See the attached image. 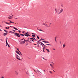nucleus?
Returning a JSON list of instances; mask_svg holds the SVG:
<instances>
[{
    "label": "nucleus",
    "instance_id": "obj_1",
    "mask_svg": "<svg viewBox=\"0 0 78 78\" xmlns=\"http://www.w3.org/2000/svg\"><path fill=\"white\" fill-rule=\"evenodd\" d=\"M16 58H17V59H18V60H20V61H22V59L20 58V56H19V55H17V54H16Z\"/></svg>",
    "mask_w": 78,
    "mask_h": 78
},
{
    "label": "nucleus",
    "instance_id": "obj_2",
    "mask_svg": "<svg viewBox=\"0 0 78 78\" xmlns=\"http://www.w3.org/2000/svg\"><path fill=\"white\" fill-rule=\"evenodd\" d=\"M55 11L56 13H57V14H60V12H59V9H55Z\"/></svg>",
    "mask_w": 78,
    "mask_h": 78
},
{
    "label": "nucleus",
    "instance_id": "obj_3",
    "mask_svg": "<svg viewBox=\"0 0 78 78\" xmlns=\"http://www.w3.org/2000/svg\"><path fill=\"white\" fill-rule=\"evenodd\" d=\"M24 34L25 35V36H27V37H28V36H30V35H29L30 34H29L28 33H26V34Z\"/></svg>",
    "mask_w": 78,
    "mask_h": 78
},
{
    "label": "nucleus",
    "instance_id": "obj_4",
    "mask_svg": "<svg viewBox=\"0 0 78 78\" xmlns=\"http://www.w3.org/2000/svg\"><path fill=\"white\" fill-rule=\"evenodd\" d=\"M25 42L22 41L20 42V44H21V45H22V44H25Z\"/></svg>",
    "mask_w": 78,
    "mask_h": 78
},
{
    "label": "nucleus",
    "instance_id": "obj_5",
    "mask_svg": "<svg viewBox=\"0 0 78 78\" xmlns=\"http://www.w3.org/2000/svg\"><path fill=\"white\" fill-rule=\"evenodd\" d=\"M63 11V9H61L60 10V14H61L62 12Z\"/></svg>",
    "mask_w": 78,
    "mask_h": 78
},
{
    "label": "nucleus",
    "instance_id": "obj_6",
    "mask_svg": "<svg viewBox=\"0 0 78 78\" xmlns=\"http://www.w3.org/2000/svg\"><path fill=\"white\" fill-rule=\"evenodd\" d=\"M12 19V18L11 17V16H9L8 17V19L9 20H10V19Z\"/></svg>",
    "mask_w": 78,
    "mask_h": 78
},
{
    "label": "nucleus",
    "instance_id": "obj_7",
    "mask_svg": "<svg viewBox=\"0 0 78 78\" xmlns=\"http://www.w3.org/2000/svg\"><path fill=\"white\" fill-rule=\"evenodd\" d=\"M6 45H8L9 47H10V46H9V44H8V43L7 42V40L6 41Z\"/></svg>",
    "mask_w": 78,
    "mask_h": 78
},
{
    "label": "nucleus",
    "instance_id": "obj_8",
    "mask_svg": "<svg viewBox=\"0 0 78 78\" xmlns=\"http://www.w3.org/2000/svg\"><path fill=\"white\" fill-rule=\"evenodd\" d=\"M8 32H6L5 33L3 34V35L4 36H6V35H7V34H8Z\"/></svg>",
    "mask_w": 78,
    "mask_h": 78
},
{
    "label": "nucleus",
    "instance_id": "obj_9",
    "mask_svg": "<svg viewBox=\"0 0 78 78\" xmlns=\"http://www.w3.org/2000/svg\"><path fill=\"white\" fill-rule=\"evenodd\" d=\"M44 48H43V52H45V51H44V50H45V47L44 46Z\"/></svg>",
    "mask_w": 78,
    "mask_h": 78
},
{
    "label": "nucleus",
    "instance_id": "obj_10",
    "mask_svg": "<svg viewBox=\"0 0 78 78\" xmlns=\"http://www.w3.org/2000/svg\"><path fill=\"white\" fill-rule=\"evenodd\" d=\"M16 53H17V54H18V55H20V54L19 52H18V51H16Z\"/></svg>",
    "mask_w": 78,
    "mask_h": 78
},
{
    "label": "nucleus",
    "instance_id": "obj_11",
    "mask_svg": "<svg viewBox=\"0 0 78 78\" xmlns=\"http://www.w3.org/2000/svg\"><path fill=\"white\" fill-rule=\"evenodd\" d=\"M14 34H15V36H18V34H17V33H15Z\"/></svg>",
    "mask_w": 78,
    "mask_h": 78
},
{
    "label": "nucleus",
    "instance_id": "obj_12",
    "mask_svg": "<svg viewBox=\"0 0 78 78\" xmlns=\"http://www.w3.org/2000/svg\"><path fill=\"white\" fill-rule=\"evenodd\" d=\"M40 43H41V45H44V46H45V45H44V44H43L41 42H40Z\"/></svg>",
    "mask_w": 78,
    "mask_h": 78
},
{
    "label": "nucleus",
    "instance_id": "obj_13",
    "mask_svg": "<svg viewBox=\"0 0 78 78\" xmlns=\"http://www.w3.org/2000/svg\"><path fill=\"white\" fill-rule=\"evenodd\" d=\"M46 50H47V51L48 52H50V50H49V49L46 48Z\"/></svg>",
    "mask_w": 78,
    "mask_h": 78
},
{
    "label": "nucleus",
    "instance_id": "obj_14",
    "mask_svg": "<svg viewBox=\"0 0 78 78\" xmlns=\"http://www.w3.org/2000/svg\"><path fill=\"white\" fill-rule=\"evenodd\" d=\"M13 28L15 30H18V29H17L16 28L14 27H13Z\"/></svg>",
    "mask_w": 78,
    "mask_h": 78
},
{
    "label": "nucleus",
    "instance_id": "obj_15",
    "mask_svg": "<svg viewBox=\"0 0 78 78\" xmlns=\"http://www.w3.org/2000/svg\"><path fill=\"white\" fill-rule=\"evenodd\" d=\"M20 55L21 56L20 57V58H21V57H22V53H21V52H20Z\"/></svg>",
    "mask_w": 78,
    "mask_h": 78
},
{
    "label": "nucleus",
    "instance_id": "obj_16",
    "mask_svg": "<svg viewBox=\"0 0 78 78\" xmlns=\"http://www.w3.org/2000/svg\"><path fill=\"white\" fill-rule=\"evenodd\" d=\"M66 47V45H65V44H64L63 45V48H64V47Z\"/></svg>",
    "mask_w": 78,
    "mask_h": 78
},
{
    "label": "nucleus",
    "instance_id": "obj_17",
    "mask_svg": "<svg viewBox=\"0 0 78 78\" xmlns=\"http://www.w3.org/2000/svg\"><path fill=\"white\" fill-rule=\"evenodd\" d=\"M38 30L39 31H41L44 32V31L42 30H41V29L39 30L38 29Z\"/></svg>",
    "mask_w": 78,
    "mask_h": 78
},
{
    "label": "nucleus",
    "instance_id": "obj_18",
    "mask_svg": "<svg viewBox=\"0 0 78 78\" xmlns=\"http://www.w3.org/2000/svg\"><path fill=\"white\" fill-rule=\"evenodd\" d=\"M42 41V42H44L45 43H47V41Z\"/></svg>",
    "mask_w": 78,
    "mask_h": 78
},
{
    "label": "nucleus",
    "instance_id": "obj_19",
    "mask_svg": "<svg viewBox=\"0 0 78 78\" xmlns=\"http://www.w3.org/2000/svg\"><path fill=\"white\" fill-rule=\"evenodd\" d=\"M30 39H31L32 40H34V39H33V38H30Z\"/></svg>",
    "mask_w": 78,
    "mask_h": 78
},
{
    "label": "nucleus",
    "instance_id": "obj_20",
    "mask_svg": "<svg viewBox=\"0 0 78 78\" xmlns=\"http://www.w3.org/2000/svg\"><path fill=\"white\" fill-rule=\"evenodd\" d=\"M55 42H57V41H56V37H55Z\"/></svg>",
    "mask_w": 78,
    "mask_h": 78
},
{
    "label": "nucleus",
    "instance_id": "obj_21",
    "mask_svg": "<svg viewBox=\"0 0 78 78\" xmlns=\"http://www.w3.org/2000/svg\"><path fill=\"white\" fill-rule=\"evenodd\" d=\"M46 45H50V46H51V44H46Z\"/></svg>",
    "mask_w": 78,
    "mask_h": 78
},
{
    "label": "nucleus",
    "instance_id": "obj_22",
    "mask_svg": "<svg viewBox=\"0 0 78 78\" xmlns=\"http://www.w3.org/2000/svg\"><path fill=\"white\" fill-rule=\"evenodd\" d=\"M4 31L5 32H8V31L6 30H4Z\"/></svg>",
    "mask_w": 78,
    "mask_h": 78
},
{
    "label": "nucleus",
    "instance_id": "obj_23",
    "mask_svg": "<svg viewBox=\"0 0 78 78\" xmlns=\"http://www.w3.org/2000/svg\"><path fill=\"white\" fill-rule=\"evenodd\" d=\"M45 26H46V27H49V26H47V24H46L45 25Z\"/></svg>",
    "mask_w": 78,
    "mask_h": 78
},
{
    "label": "nucleus",
    "instance_id": "obj_24",
    "mask_svg": "<svg viewBox=\"0 0 78 78\" xmlns=\"http://www.w3.org/2000/svg\"><path fill=\"white\" fill-rule=\"evenodd\" d=\"M32 37H35V36H36L35 35H32Z\"/></svg>",
    "mask_w": 78,
    "mask_h": 78
},
{
    "label": "nucleus",
    "instance_id": "obj_25",
    "mask_svg": "<svg viewBox=\"0 0 78 78\" xmlns=\"http://www.w3.org/2000/svg\"><path fill=\"white\" fill-rule=\"evenodd\" d=\"M20 35H21V36H24V34H20Z\"/></svg>",
    "mask_w": 78,
    "mask_h": 78
},
{
    "label": "nucleus",
    "instance_id": "obj_26",
    "mask_svg": "<svg viewBox=\"0 0 78 78\" xmlns=\"http://www.w3.org/2000/svg\"><path fill=\"white\" fill-rule=\"evenodd\" d=\"M42 58H43V59H44V60H45L46 61H47V59H45L44 58V57H43Z\"/></svg>",
    "mask_w": 78,
    "mask_h": 78
},
{
    "label": "nucleus",
    "instance_id": "obj_27",
    "mask_svg": "<svg viewBox=\"0 0 78 78\" xmlns=\"http://www.w3.org/2000/svg\"><path fill=\"white\" fill-rule=\"evenodd\" d=\"M10 23H14L13 22H12L11 21H10Z\"/></svg>",
    "mask_w": 78,
    "mask_h": 78
},
{
    "label": "nucleus",
    "instance_id": "obj_28",
    "mask_svg": "<svg viewBox=\"0 0 78 78\" xmlns=\"http://www.w3.org/2000/svg\"><path fill=\"white\" fill-rule=\"evenodd\" d=\"M37 39H39V37L37 36Z\"/></svg>",
    "mask_w": 78,
    "mask_h": 78
},
{
    "label": "nucleus",
    "instance_id": "obj_29",
    "mask_svg": "<svg viewBox=\"0 0 78 78\" xmlns=\"http://www.w3.org/2000/svg\"><path fill=\"white\" fill-rule=\"evenodd\" d=\"M62 7H63V5H62V4L61 5V8H62Z\"/></svg>",
    "mask_w": 78,
    "mask_h": 78
},
{
    "label": "nucleus",
    "instance_id": "obj_30",
    "mask_svg": "<svg viewBox=\"0 0 78 78\" xmlns=\"http://www.w3.org/2000/svg\"><path fill=\"white\" fill-rule=\"evenodd\" d=\"M23 39H24V38H23L21 39V41H23Z\"/></svg>",
    "mask_w": 78,
    "mask_h": 78
},
{
    "label": "nucleus",
    "instance_id": "obj_31",
    "mask_svg": "<svg viewBox=\"0 0 78 78\" xmlns=\"http://www.w3.org/2000/svg\"><path fill=\"white\" fill-rule=\"evenodd\" d=\"M50 65L51 66V67H53V66H52V65L51 64H50Z\"/></svg>",
    "mask_w": 78,
    "mask_h": 78
},
{
    "label": "nucleus",
    "instance_id": "obj_32",
    "mask_svg": "<svg viewBox=\"0 0 78 78\" xmlns=\"http://www.w3.org/2000/svg\"><path fill=\"white\" fill-rule=\"evenodd\" d=\"M38 42L37 43V44H40V43H39V41H37Z\"/></svg>",
    "mask_w": 78,
    "mask_h": 78
},
{
    "label": "nucleus",
    "instance_id": "obj_33",
    "mask_svg": "<svg viewBox=\"0 0 78 78\" xmlns=\"http://www.w3.org/2000/svg\"><path fill=\"white\" fill-rule=\"evenodd\" d=\"M32 34H34V35H36V34H34V33H32Z\"/></svg>",
    "mask_w": 78,
    "mask_h": 78
},
{
    "label": "nucleus",
    "instance_id": "obj_34",
    "mask_svg": "<svg viewBox=\"0 0 78 78\" xmlns=\"http://www.w3.org/2000/svg\"><path fill=\"white\" fill-rule=\"evenodd\" d=\"M19 32V33H20L21 31L20 30H18Z\"/></svg>",
    "mask_w": 78,
    "mask_h": 78
},
{
    "label": "nucleus",
    "instance_id": "obj_35",
    "mask_svg": "<svg viewBox=\"0 0 78 78\" xmlns=\"http://www.w3.org/2000/svg\"><path fill=\"white\" fill-rule=\"evenodd\" d=\"M5 23H6V24H8V23L5 22Z\"/></svg>",
    "mask_w": 78,
    "mask_h": 78
},
{
    "label": "nucleus",
    "instance_id": "obj_36",
    "mask_svg": "<svg viewBox=\"0 0 78 78\" xmlns=\"http://www.w3.org/2000/svg\"><path fill=\"white\" fill-rule=\"evenodd\" d=\"M49 72H50V73H52V72H51V71H49Z\"/></svg>",
    "mask_w": 78,
    "mask_h": 78
},
{
    "label": "nucleus",
    "instance_id": "obj_37",
    "mask_svg": "<svg viewBox=\"0 0 78 78\" xmlns=\"http://www.w3.org/2000/svg\"><path fill=\"white\" fill-rule=\"evenodd\" d=\"M18 36H20L19 34H18Z\"/></svg>",
    "mask_w": 78,
    "mask_h": 78
},
{
    "label": "nucleus",
    "instance_id": "obj_38",
    "mask_svg": "<svg viewBox=\"0 0 78 78\" xmlns=\"http://www.w3.org/2000/svg\"><path fill=\"white\" fill-rule=\"evenodd\" d=\"M46 43H48V44H49V42H48L47 41Z\"/></svg>",
    "mask_w": 78,
    "mask_h": 78
},
{
    "label": "nucleus",
    "instance_id": "obj_39",
    "mask_svg": "<svg viewBox=\"0 0 78 78\" xmlns=\"http://www.w3.org/2000/svg\"><path fill=\"white\" fill-rule=\"evenodd\" d=\"M25 39H24V41H24V42H25V41H26V40H25Z\"/></svg>",
    "mask_w": 78,
    "mask_h": 78
},
{
    "label": "nucleus",
    "instance_id": "obj_40",
    "mask_svg": "<svg viewBox=\"0 0 78 78\" xmlns=\"http://www.w3.org/2000/svg\"><path fill=\"white\" fill-rule=\"evenodd\" d=\"M8 22H9H9H11V20H8Z\"/></svg>",
    "mask_w": 78,
    "mask_h": 78
},
{
    "label": "nucleus",
    "instance_id": "obj_41",
    "mask_svg": "<svg viewBox=\"0 0 78 78\" xmlns=\"http://www.w3.org/2000/svg\"><path fill=\"white\" fill-rule=\"evenodd\" d=\"M13 31H14V32H16V31H15V30H13Z\"/></svg>",
    "mask_w": 78,
    "mask_h": 78
},
{
    "label": "nucleus",
    "instance_id": "obj_42",
    "mask_svg": "<svg viewBox=\"0 0 78 78\" xmlns=\"http://www.w3.org/2000/svg\"><path fill=\"white\" fill-rule=\"evenodd\" d=\"M5 28L6 29H8V27H5Z\"/></svg>",
    "mask_w": 78,
    "mask_h": 78
},
{
    "label": "nucleus",
    "instance_id": "obj_43",
    "mask_svg": "<svg viewBox=\"0 0 78 78\" xmlns=\"http://www.w3.org/2000/svg\"><path fill=\"white\" fill-rule=\"evenodd\" d=\"M10 28V27H8V29H9Z\"/></svg>",
    "mask_w": 78,
    "mask_h": 78
},
{
    "label": "nucleus",
    "instance_id": "obj_44",
    "mask_svg": "<svg viewBox=\"0 0 78 78\" xmlns=\"http://www.w3.org/2000/svg\"><path fill=\"white\" fill-rule=\"evenodd\" d=\"M12 16H13V15H12V17H11L12 18Z\"/></svg>",
    "mask_w": 78,
    "mask_h": 78
},
{
    "label": "nucleus",
    "instance_id": "obj_45",
    "mask_svg": "<svg viewBox=\"0 0 78 78\" xmlns=\"http://www.w3.org/2000/svg\"><path fill=\"white\" fill-rule=\"evenodd\" d=\"M0 40H1V41H3V40H2V39H1Z\"/></svg>",
    "mask_w": 78,
    "mask_h": 78
},
{
    "label": "nucleus",
    "instance_id": "obj_46",
    "mask_svg": "<svg viewBox=\"0 0 78 78\" xmlns=\"http://www.w3.org/2000/svg\"><path fill=\"white\" fill-rule=\"evenodd\" d=\"M1 78H4V77L2 76V77H1Z\"/></svg>",
    "mask_w": 78,
    "mask_h": 78
},
{
    "label": "nucleus",
    "instance_id": "obj_47",
    "mask_svg": "<svg viewBox=\"0 0 78 78\" xmlns=\"http://www.w3.org/2000/svg\"><path fill=\"white\" fill-rule=\"evenodd\" d=\"M8 25H10V23H9Z\"/></svg>",
    "mask_w": 78,
    "mask_h": 78
},
{
    "label": "nucleus",
    "instance_id": "obj_48",
    "mask_svg": "<svg viewBox=\"0 0 78 78\" xmlns=\"http://www.w3.org/2000/svg\"><path fill=\"white\" fill-rule=\"evenodd\" d=\"M41 40H44V39H41Z\"/></svg>",
    "mask_w": 78,
    "mask_h": 78
},
{
    "label": "nucleus",
    "instance_id": "obj_49",
    "mask_svg": "<svg viewBox=\"0 0 78 78\" xmlns=\"http://www.w3.org/2000/svg\"><path fill=\"white\" fill-rule=\"evenodd\" d=\"M7 40H8V38H6V41H7Z\"/></svg>",
    "mask_w": 78,
    "mask_h": 78
},
{
    "label": "nucleus",
    "instance_id": "obj_50",
    "mask_svg": "<svg viewBox=\"0 0 78 78\" xmlns=\"http://www.w3.org/2000/svg\"><path fill=\"white\" fill-rule=\"evenodd\" d=\"M38 72H40V73H41V72L39 71H38Z\"/></svg>",
    "mask_w": 78,
    "mask_h": 78
},
{
    "label": "nucleus",
    "instance_id": "obj_51",
    "mask_svg": "<svg viewBox=\"0 0 78 78\" xmlns=\"http://www.w3.org/2000/svg\"><path fill=\"white\" fill-rule=\"evenodd\" d=\"M42 24L44 25H45V23H43Z\"/></svg>",
    "mask_w": 78,
    "mask_h": 78
},
{
    "label": "nucleus",
    "instance_id": "obj_52",
    "mask_svg": "<svg viewBox=\"0 0 78 78\" xmlns=\"http://www.w3.org/2000/svg\"><path fill=\"white\" fill-rule=\"evenodd\" d=\"M31 41H32L33 42H34V41H33V40H31Z\"/></svg>",
    "mask_w": 78,
    "mask_h": 78
},
{
    "label": "nucleus",
    "instance_id": "obj_53",
    "mask_svg": "<svg viewBox=\"0 0 78 78\" xmlns=\"http://www.w3.org/2000/svg\"><path fill=\"white\" fill-rule=\"evenodd\" d=\"M53 50H55V49H53Z\"/></svg>",
    "mask_w": 78,
    "mask_h": 78
},
{
    "label": "nucleus",
    "instance_id": "obj_54",
    "mask_svg": "<svg viewBox=\"0 0 78 78\" xmlns=\"http://www.w3.org/2000/svg\"><path fill=\"white\" fill-rule=\"evenodd\" d=\"M17 50H18V51H19V48H17Z\"/></svg>",
    "mask_w": 78,
    "mask_h": 78
},
{
    "label": "nucleus",
    "instance_id": "obj_55",
    "mask_svg": "<svg viewBox=\"0 0 78 78\" xmlns=\"http://www.w3.org/2000/svg\"><path fill=\"white\" fill-rule=\"evenodd\" d=\"M34 44V45H37V44Z\"/></svg>",
    "mask_w": 78,
    "mask_h": 78
},
{
    "label": "nucleus",
    "instance_id": "obj_56",
    "mask_svg": "<svg viewBox=\"0 0 78 78\" xmlns=\"http://www.w3.org/2000/svg\"><path fill=\"white\" fill-rule=\"evenodd\" d=\"M44 72H45V70H44Z\"/></svg>",
    "mask_w": 78,
    "mask_h": 78
},
{
    "label": "nucleus",
    "instance_id": "obj_57",
    "mask_svg": "<svg viewBox=\"0 0 78 78\" xmlns=\"http://www.w3.org/2000/svg\"><path fill=\"white\" fill-rule=\"evenodd\" d=\"M26 42H28V40H27Z\"/></svg>",
    "mask_w": 78,
    "mask_h": 78
},
{
    "label": "nucleus",
    "instance_id": "obj_58",
    "mask_svg": "<svg viewBox=\"0 0 78 78\" xmlns=\"http://www.w3.org/2000/svg\"><path fill=\"white\" fill-rule=\"evenodd\" d=\"M33 39H35V38L34 37H33Z\"/></svg>",
    "mask_w": 78,
    "mask_h": 78
},
{
    "label": "nucleus",
    "instance_id": "obj_59",
    "mask_svg": "<svg viewBox=\"0 0 78 78\" xmlns=\"http://www.w3.org/2000/svg\"><path fill=\"white\" fill-rule=\"evenodd\" d=\"M41 39L39 40V41H41Z\"/></svg>",
    "mask_w": 78,
    "mask_h": 78
},
{
    "label": "nucleus",
    "instance_id": "obj_60",
    "mask_svg": "<svg viewBox=\"0 0 78 78\" xmlns=\"http://www.w3.org/2000/svg\"><path fill=\"white\" fill-rule=\"evenodd\" d=\"M23 33H24V31L22 32Z\"/></svg>",
    "mask_w": 78,
    "mask_h": 78
},
{
    "label": "nucleus",
    "instance_id": "obj_61",
    "mask_svg": "<svg viewBox=\"0 0 78 78\" xmlns=\"http://www.w3.org/2000/svg\"><path fill=\"white\" fill-rule=\"evenodd\" d=\"M2 31V30L0 29V31Z\"/></svg>",
    "mask_w": 78,
    "mask_h": 78
},
{
    "label": "nucleus",
    "instance_id": "obj_62",
    "mask_svg": "<svg viewBox=\"0 0 78 78\" xmlns=\"http://www.w3.org/2000/svg\"><path fill=\"white\" fill-rule=\"evenodd\" d=\"M19 52H20V53H21V52H20V51H19Z\"/></svg>",
    "mask_w": 78,
    "mask_h": 78
},
{
    "label": "nucleus",
    "instance_id": "obj_63",
    "mask_svg": "<svg viewBox=\"0 0 78 78\" xmlns=\"http://www.w3.org/2000/svg\"><path fill=\"white\" fill-rule=\"evenodd\" d=\"M12 33H14V32H12Z\"/></svg>",
    "mask_w": 78,
    "mask_h": 78
},
{
    "label": "nucleus",
    "instance_id": "obj_64",
    "mask_svg": "<svg viewBox=\"0 0 78 78\" xmlns=\"http://www.w3.org/2000/svg\"><path fill=\"white\" fill-rule=\"evenodd\" d=\"M37 46H38V47H39V44H38Z\"/></svg>",
    "mask_w": 78,
    "mask_h": 78
}]
</instances>
